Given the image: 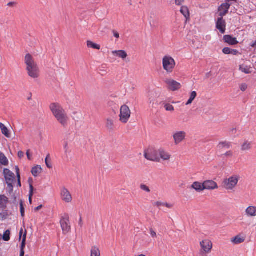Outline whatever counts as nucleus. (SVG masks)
<instances>
[{
	"label": "nucleus",
	"mask_w": 256,
	"mask_h": 256,
	"mask_svg": "<svg viewBox=\"0 0 256 256\" xmlns=\"http://www.w3.org/2000/svg\"><path fill=\"white\" fill-rule=\"evenodd\" d=\"M4 178L6 179V184H8V186L9 188L12 191L13 190V186L12 182L15 179L14 174L13 172L10 171L8 168H4Z\"/></svg>",
	"instance_id": "nucleus-9"
},
{
	"label": "nucleus",
	"mask_w": 256,
	"mask_h": 256,
	"mask_svg": "<svg viewBox=\"0 0 256 256\" xmlns=\"http://www.w3.org/2000/svg\"><path fill=\"white\" fill-rule=\"evenodd\" d=\"M200 244L203 251L206 254L210 252L212 248V244L210 240L208 239L204 240L200 242Z\"/></svg>",
	"instance_id": "nucleus-12"
},
{
	"label": "nucleus",
	"mask_w": 256,
	"mask_h": 256,
	"mask_svg": "<svg viewBox=\"0 0 256 256\" xmlns=\"http://www.w3.org/2000/svg\"><path fill=\"white\" fill-rule=\"evenodd\" d=\"M90 256H101L100 250L98 246H94L92 247Z\"/></svg>",
	"instance_id": "nucleus-26"
},
{
	"label": "nucleus",
	"mask_w": 256,
	"mask_h": 256,
	"mask_svg": "<svg viewBox=\"0 0 256 256\" xmlns=\"http://www.w3.org/2000/svg\"><path fill=\"white\" fill-rule=\"evenodd\" d=\"M106 127L110 132H112L115 128V121L112 118H108L106 120Z\"/></svg>",
	"instance_id": "nucleus-18"
},
{
	"label": "nucleus",
	"mask_w": 256,
	"mask_h": 256,
	"mask_svg": "<svg viewBox=\"0 0 256 256\" xmlns=\"http://www.w3.org/2000/svg\"><path fill=\"white\" fill-rule=\"evenodd\" d=\"M196 96H197V93L196 92L193 91V92H191L190 94V98H189L188 100V102H186V105L188 106V105L190 104L196 98Z\"/></svg>",
	"instance_id": "nucleus-33"
},
{
	"label": "nucleus",
	"mask_w": 256,
	"mask_h": 256,
	"mask_svg": "<svg viewBox=\"0 0 256 256\" xmlns=\"http://www.w3.org/2000/svg\"><path fill=\"white\" fill-rule=\"evenodd\" d=\"M240 178L238 175H234L224 179L222 182L224 188L227 190H234Z\"/></svg>",
	"instance_id": "nucleus-4"
},
{
	"label": "nucleus",
	"mask_w": 256,
	"mask_h": 256,
	"mask_svg": "<svg viewBox=\"0 0 256 256\" xmlns=\"http://www.w3.org/2000/svg\"><path fill=\"white\" fill-rule=\"evenodd\" d=\"M78 224L81 227L82 226V218H80Z\"/></svg>",
	"instance_id": "nucleus-57"
},
{
	"label": "nucleus",
	"mask_w": 256,
	"mask_h": 256,
	"mask_svg": "<svg viewBox=\"0 0 256 256\" xmlns=\"http://www.w3.org/2000/svg\"><path fill=\"white\" fill-rule=\"evenodd\" d=\"M180 12L182 14L184 15V16L186 18V20L190 18V12L188 8L186 6H182L181 7Z\"/></svg>",
	"instance_id": "nucleus-28"
},
{
	"label": "nucleus",
	"mask_w": 256,
	"mask_h": 256,
	"mask_svg": "<svg viewBox=\"0 0 256 256\" xmlns=\"http://www.w3.org/2000/svg\"><path fill=\"white\" fill-rule=\"evenodd\" d=\"M8 203V198L4 195H0V209H6Z\"/></svg>",
	"instance_id": "nucleus-21"
},
{
	"label": "nucleus",
	"mask_w": 256,
	"mask_h": 256,
	"mask_svg": "<svg viewBox=\"0 0 256 256\" xmlns=\"http://www.w3.org/2000/svg\"><path fill=\"white\" fill-rule=\"evenodd\" d=\"M186 137V133L183 130L176 131L173 133L172 138L175 145H178L184 141Z\"/></svg>",
	"instance_id": "nucleus-8"
},
{
	"label": "nucleus",
	"mask_w": 256,
	"mask_h": 256,
	"mask_svg": "<svg viewBox=\"0 0 256 256\" xmlns=\"http://www.w3.org/2000/svg\"><path fill=\"white\" fill-rule=\"evenodd\" d=\"M251 46L252 48H256V40L252 44Z\"/></svg>",
	"instance_id": "nucleus-58"
},
{
	"label": "nucleus",
	"mask_w": 256,
	"mask_h": 256,
	"mask_svg": "<svg viewBox=\"0 0 256 256\" xmlns=\"http://www.w3.org/2000/svg\"><path fill=\"white\" fill-rule=\"evenodd\" d=\"M64 149L65 150V152H68V144H66L64 146Z\"/></svg>",
	"instance_id": "nucleus-56"
},
{
	"label": "nucleus",
	"mask_w": 256,
	"mask_h": 256,
	"mask_svg": "<svg viewBox=\"0 0 256 256\" xmlns=\"http://www.w3.org/2000/svg\"><path fill=\"white\" fill-rule=\"evenodd\" d=\"M26 232V234H27L26 232V230H24L23 228H21L20 230V236H19V239L20 240H21L22 238H23V236L24 234V233Z\"/></svg>",
	"instance_id": "nucleus-44"
},
{
	"label": "nucleus",
	"mask_w": 256,
	"mask_h": 256,
	"mask_svg": "<svg viewBox=\"0 0 256 256\" xmlns=\"http://www.w3.org/2000/svg\"><path fill=\"white\" fill-rule=\"evenodd\" d=\"M18 178V186L20 187L22 186L21 185V182H20V178L19 177H17Z\"/></svg>",
	"instance_id": "nucleus-54"
},
{
	"label": "nucleus",
	"mask_w": 256,
	"mask_h": 256,
	"mask_svg": "<svg viewBox=\"0 0 256 256\" xmlns=\"http://www.w3.org/2000/svg\"><path fill=\"white\" fill-rule=\"evenodd\" d=\"M16 4V3L15 2H10L7 4V6L10 7H12L15 6Z\"/></svg>",
	"instance_id": "nucleus-51"
},
{
	"label": "nucleus",
	"mask_w": 256,
	"mask_h": 256,
	"mask_svg": "<svg viewBox=\"0 0 256 256\" xmlns=\"http://www.w3.org/2000/svg\"><path fill=\"white\" fill-rule=\"evenodd\" d=\"M140 190L146 192L150 193L151 192L150 188L146 184H141L140 186Z\"/></svg>",
	"instance_id": "nucleus-37"
},
{
	"label": "nucleus",
	"mask_w": 256,
	"mask_h": 256,
	"mask_svg": "<svg viewBox=\"0 0 256 256\" xmlns=\"http://www.w3.org/2000/svg\"><path fill=\"white\" fill-rule=\"evenodd\" d=\"M232 146L231 142H227V141H223L219 142L218 148L220 150H222L224 148L228 149Z\"/></svg>",
	"instance_id": "nucleus-25"
},
{
	"label": "nucleus",
	"mask_w": 256,
	"mask_h": 256,
	"mask_svg": "<svg viewBox=\"0 0 256 256\" xmlns=\"http://www.w3.org/2000/svg\"><path fill=\"white\" fill-rule=\"evenodd\" d=\"M30 190L28 200H29L30 203L31 204L32 203V197L33 196V192L34 190V188L32 184H30Z\"/></svg>",
	"instance_id": "nucleus-36"
},
{
	"label": "nucleus",
	"mask_w": 256,
	"mask_h": 256,
	"mask_svg": "<svg viewBox=\"0 0 256 256\" xmlns=\"http://www.w3.org/2000/svg\"><path fill=\"white\" fill-rule=\"evenodd\" d=\"M240 70L246 74L252 73V68L249 66H244V64L240 66Z\"/></svg>",
	"instance_id": "nucleus-30"
},
{
	"label": "nucleus",
	"mask_w": 256,
	"mask_h": 256,
	"mask_svg": "<svg viewBox=\"0 0 256 256\" xmlns=\"http://www.w3.org/2000/svg\"><path fill=\"white\" fill-rule=\"evenodd\" d=\"M10 239V231L6 230L3 235V240L4 241H8Z\"/></svg>",
	"instance_id": "nucleus-39"
},
{
	"label": "nucleus",
	"mask_w": 256,
	"mask_h": 256,
	"mask_svg": "<svg viewBox=\"0 0 256 256\" xmlns=\"http://www.w3.org/2000/svg\"><path fill=\"white\" fill-rule=\"evenodd\" d=\"M184 2V0H175V4L176 6H181Z\"/></svg>",
	"instance_id": "nucleus-46"
},
{
	"label": "nucleus",
	"mask_w": 256,
	"mask_h": 256,
	"mask_svg": "<svg viewBox=\"0 0 256 256\" xmlns=\"http://www.w3.org/2000/svg\"><path fill=\"white\" fill-rule=\"evenodd\" d=\"M216 28L222 34H224L226 30V22L223 17L218 18L216 22Z\"/></svg>",
	"instance_id": "nucleus-13"
},
{
	"label": "nucleus",
	"mask_w": 256,
	"mask_h": 256,
	"mask_svg": "<svg viewBox=\"0 0 256 256\" xmlns=\"http://www.w3.org/2000/svg\"><path fill=\"white\" fill-rule=\"evenodd\" d=\"M144 158L150 161L155 162H160V158L158 156V151L157 152L153 148H148L144 152Z\"/></svg>",
	"instance_id": "nucleus-6"
},
{
	"label": "nucleus",
	"mask_w": 256,
	"mask_h": 256,
	"mask_svg": "<svg viewBox=\"0 0 256 256\" xmlns=\"http://www.w3.org/2000/svg\"><path fill=\"white\" fill-rule=\"evenodd\" d=\"M112 53L114 56L120 58L122 60L125 59L128 56L127 53L124 50H114L112 51Z\"/></svg>",
	"instance_id": "nucleus-23"
},
{
	"label": "nucleus",
	"mask_w": 256,
	"mask_h": 256,
	"mask_svg": "<svg viewBox=\"0 0 256 256\" xmlns=\"http://www.w3.org/2000/svg\"><path fill=\"white\" fill-rule=\"evenodd\" d=\"M86 43H87V46L88 48H90L98 50H100V45L96 44H94L90 40L87 41Z\"/></svg>",
	"instance_id": "nucleus-34"
},
{
	"label": "nucleus",
	"mask_w": 256,
	"mask_h": 256,
	"mask_svg": "<svg viewBox=\"0 0 256 256\" xmlns=\"http://www.w3.org/2000/svg\"><path fill=\"white\" fill-rule=\"evenodd\" d=\"M226 156L232 157L233 156V152L231 150L228 151L224 154Z\"/></svg>",
	"instance_id": "nucleus-47"
},
{
	"label": "nucleus",
	"mask_w": 256,
	"mask_h": 256,
	"mask_svg": "<svg viewBox=\"0 0 256 256\" xmlns=\"http://www.w3.org/2000/svg\"><path fill=\"white\" fill-rule=\"evenodd\" d=\"M158 156L160 160L163 161L169 162L172 158V154L168 151L162 148L158 150Z\"/></svg>",
	"instance_id": "nucleus-14"
},
{
	"label": "nucleus",
	"mask_w": 256,
	"mask_h": 256,
	"mask_svg": "<svg viewBox=\"0 0 256 256\" xmlns=\"http://www.w3.org/2000/svg\"><path fill=\"white\" fill-rule=\"evenodd\" d=\"M252 142L246 140L242 145L241 150L242 151L248 150L252 148Z\"/></svg>",
	"instance_id": "nucleus-29"
},
{
	"label": "nucleus",
	"mask_w": 256,
	"mask_h": 256,
	"mask_svg": "<svg viewBox=\"0 0 256 256\" xmlns=\"http://www.w3.org/2000/svg\"><path fill=\"white\" fill-rule=\"evenodd\" d=\"M0 164L4 166H6L8 164L7 158L2 152H0Z\"/></svg>",
	"instance_id": "nucleus-35"
},
{
	"label": "nucleus",
	"mask_w": 256,
	"mask_h": 256,
	"mask_svg": "<svg viewBox=\"0 0 256 256\" xmlns=\"http://www.w3.org/2000/svg\"><path fill=\"white\" fill-rule=\"evenodd\" d=\"M42 168L40 166H37L32 168V174L36 177L38 176L39 174L42 172Z\"/></svg>",
	"instance_id": "nucleus-32"
},
{
	"label": "nucleus",
	"mask_w": 256,
	"mask_h": 256,
	"mask_svg": "<svg viewBox=\"0 0 256 256\" xmlns=\"http://www.w3.org/2000/svg\"><path fill=\"white\" fill-rule=\"evenodd\" d=\"M18 155L19 158H22L24 156V154L22 151H19L18 152Z\"/></svg>",
	"instance_id": "nucleus-48"
},
{
	"label": "nucleus",
	"mask_w": 256,
	"mask_h": 256,
	"mask_svg": "<svg viewBox=\"0 0 256 256\" xmlns=\"http://www.w3.org/2000/svg\"><path fill=\"white\" fill-rule=\"evenodd\" d=\"M232 49L229 48H224L222 49V52L225 54H230Z\"/></svg>",
	"instance_id": "nucleus-41"
},
{
	"label": "nucleus",
	"mask_w": 256,
	"mask_h": 256,
	"mask_svg": "<svg viewBox=\"0 0 256 256\" xmlns=\"http://www.w3.org/2000/svg\"><path fill=\"white\" fill-rule=\"evenodd\" d=\"M26 156H27V157H28V158L29 160H30L32 159V156H31V155L30 154V150H28L27 151H26Z\"/></svg>",
	"instance_id": "nucleus-52"
},
{
	"label": "nucleus",
	"mask_w": 256,
	"mask_h": 256,
	"mask_svg": "<svg viewBox=\"0 0 256 256\" xmlns=\"http://www.w3.org/2000/svg\"><path fill=\"white\" fill-rule=\"evenodd\" d=\"M50 108L57 121L62 126H66L69 118L66 112L61 105L58 103H52L50 106Z\"/></svg>",
	"instance_id": "nucleus-1"
},
{
	"label": "nucleus",
	"mask_w": 256,
	"mask_h": 256,
	"mask_svg": "<svg viewBox=\"0 0 256 256\" xmlns=\"http://www.w3.org/2000/svg\"><path fill=\"white\" fill-rule=\"evenodd\" d=\"M42 207V205H40L34 208L35 211H38L40 210Z\"/></svg>",
	"instance_id": "nucleus-55"
},
{
	"label": "nucleus",
	"mask_w": 256,
	"mask_h": 256,
	"mask_svg": "<svg viewBox=\"0 0 256 256\" xmlns=\"http://www.w3.org/2000/svg\"><path fill=\"white\" fill-rule=\"evenodd\" d=\"M2 213H0V216H2Z\"/></svg>",
	"instance_id": "nucleus-60"
},
{
	"label": "nucleus",
	"mask_w": 256,
	"mask_h": 256,
	"mask_svg": "<svg viewBox=\"0 0 256 256\" xmlns=\"http://www.w3.org/2000/svg\"><path fill=\"white\" fill-rule=\"evenodd\" d=\"M224 42L230 45H236L238 44V41L236 38H233L230 35H226L224 36Z\"/></svg>",
	"instance_id": "nucleus-20"
},
{
	"label": "nucleus",
	"mask_w": 256,
	"mask_h": 256,
	"mask_svg": "<svg viewBox=\"0 0 256 256\" xmlns=\"http://www.w3.org/2000/svg\"><path fill=\"white\" fill-rule=\"evenodd\" d=\"M191 188L198 192H202L204 190V182L202 183L198 182H195L192 184Z\"/></svg>",
	"instance_id": "nucleus-22"
},
{
	"label": "nucleus",
	"mask_w": 256,
	"mask_h": 256,
	"mask_svg": "<svg viewBox=\"0 0 256 256\" xmlns=\"http://www.w3.org/2000/svg\"><path fill=\"white\" fill-rule=\"evenodd\" d=\"M0 128L2 130V134L4 135L6 138H10V134L9 132L8 128L2 122H0Z\"/></svg>",
	"instance_id": "nucleus-27"
},
{
	"label": "nucleus",
	"mask_w": 256,
	"mask_h": 256,
	"mask_svg": "<svg viewBox=\"0 0 256 256\" xmlns=\"http://www.w3.org/2000/svg\"><path fill=\"white\" fill-rule=\"evenodd\" d=\"M204 190H214L218 188L216 182L212 180H208L204 182Z\"/></svg>",
	"instance_id": "nucleus-16"
},
{
	"label": "nucleus",
	"mask_w": 256,
	"mask_h": 256,
	"mask_svg": "<svg viewBox=\"0 0 256 256\" xmlns=\"http://www.w3.org/2000/svg\"><path fill=\"white\" fill-rule=\"evenodd\" d=\"M26 232L24 233L23 238H22V244L20 246V256H24V248L26 246Z\"/></svg>",
	"instance_id": "nucleus-31"
},
{
	"label": "nucleus",
	"mask_w": 256,
	"mask_h": 256,
	"mask_svg": "<svg viewBox=\"0 0 256 256\" xmlns=\"http://www.w3.org/2000/svg\"><path fill=\"white\" fill-rule=\"evenodd\" d=\"M24 63L28 76L34 79L38 78L40 76V70L34 57L30 54H26L24 57Z\"/></svg>",
	"instance_id": "nucleus-2"
},
{
	"label": "nucleus",
	"mask_w": 256,
	"mask_h": 256,
	"mask_svg": "<svg viewBox=\"0 0 256 256\" xmlns=\"http://www.w3.org/2000/svg\"><path fill=\"white\" fill-rule=\"evenodd\" d=\"M60 224L64 234H66L70 232L71 227L70 224L69 217L68 215L63 217L60 220Z\"/></svg>",
	"instance_id": "nucleus-10"
},
{
	"label": "nucleus",
	"mask_w": 256,
	"mask_h": 256,
	"mask_svg": "<svg viewBox=\"0 0 256 256\" xmlns=\"http://www.w3.org/2000/svg\"><path fill=\"white\" fill-rule=\"evenodd\" d=\"M154 206L160 209L161 207L166 206L168 208H172L173 207V204L167 202H163L160 201H158L154 202Z\"/></svg>",
	"instance_id": "nucleus-24"
},
{
	"label": "nucleus",
	"mask_w": 256,
	"mask_h": 256,
	"mask_svg": "<svg viewBox=\"0 0 256 256\" xmlns=\"http://www.w3.org/2000/svg\"><path fill=\"white\" fill-rule=\"evenodd\" d=\"M246 215L248 217L254 218L256 216V206H250L245 210Z\"/></svg>",
	"instance_id": "nucleus-17"
},
{
	"label": "nucleus",
	"mask_w": 256,
	"mask_h": 256,
	"mask_svg": "<svg viewBox=\"0 0 256 256\" xmlns=\"http://www.w3.org/2000/svg\"><path fill=\"white\" fill-rule=\"evenodd\" d=\"M164 108L166 111L173 112L174 110V106L170 104H165Z\"/></svg>",
	"instance_id": "nucleus-38"
},
{
	"label": "nucleus",
	"mask_w": 256,
	"mask_h": 256,
	"mask_svg": "<svg viewBox=\"0 0 256 256\" xmlns=\"http://www.w3.org/2000/svg\"><path fill=\"white\" fill-rule=\"evenodd\" d=\"M150 234L152 238H156L157 236L156 232L152 228L150 229Z\"/></svg>",
	"instance_id": "nucleus-45"
},
{
	"label": "nucleus",
	"mask_w": 256,
	"mask_h": 256,
	"mask_svg": "<svg viewBox=\"0 0 256 256\" xmlns=\"http://www.w3.org/2000/svg\"><path fill=\"white\" fill-rule=\"evenodd\" d=\"M20 211L21 216L22 217H24V208L23 205V202L22 201H20Z\"/></svg>",
	"instance_id": "nucleus-40"
},
{
	"label": "nucleus",
	"mask_w": 256,
	"mask_h": 256,
	"mask_svg": "<svg viewBox=\"0 0 256 256\" xmlns=\"http://www.w3.org/2000/svg\"><path fill=\"white\" fill-rule=\"evenodd\" d=\"M60 198L62 201L66 203L72 202V198L69 190L65 187L62 188L60 190Z\"/></svg>",
	"instance_id": "nucleus-11"
},
{
	"label": "nucleus",
	"mask_w": 256,
	"mask_h": 256,
	"mask_svg": "<svg viewBox=\"0 0 256 256\" xmlns=\"http://www.w3.org/2000/svg\"><path fill=\"white\" fill-rule=\"evenodd\" d=\"M138 256H146L144 255V254H142L138 255Z\"/></svg>",
	"instance_id": "nucleus-59"
},
{
	"label": "nucleus",
	"mask_w": 256,
	"mask_h": 256,
	"mask_svg": "<svg viewBox=\"0 0 256 256\" xmlns=\"http://www.w3.org/2000/svg\"><path fill=\"white\" fill-rule=\"evenodd\" d=\"M167 89L169 90L174 92L179 90L182 88V84L172 78H166L164 80Z\"/></svg>",
	"instance_id": "nucleus-7"
},
{
	"label": "nucleus",
	"mask_w": 256,
	"mask_h": 256,
	"mask_svg": "<svg viewBox=\"0 0 256 256\" xmlns=\"http://www.w3.org/2000/svg\"><path fill=\"white\" fill-rule=\"evenodd\" d=\"M112 33L114 34V36L115 38H120V34L117 31L113 30Z\"/></svg>",
	"instance_id": "nucleus-50"
},
{
	"label": "nucleus",
	"mask_w": 256,
	"mask_h": 256,
	"mask_svg": "<svg viewBox=\"0 0 256 256\" xmlns=\"http://www.w3.org/2000/svg\"><path fill=\"white\" fill-rule=\"evenodd\" d=\"M162 68L166 74L172 73L176 66V62L173 58L169 55L164 56L162 59Z\"/></svg>",
	"instance_id": "nucleus-3"
},
{
	"label": "nucleus",
	"mask_w": 256,
	"mask_h": 256,
	"mask_svg": "<svg viewBox=\"0 0 256 256\" xmlns=\"http://www.w3.org/2000/svg\"><path fill=\"white\" fill-rule=\"evenodd\" d=\"M130 116L131 111L129 107L126 104L122 105L120 108V121L122 124H126L129 120Z\"/></svg>",
	"instance_id": "nucleus-5"
},
{
	"label": "nucleus",
	"mask_w": 256,
	"mask_h": 256,
	"mask_svg": "<svg viewBox=\"0 0 256 256\" xmlns=\"http://www.w3.org/2000/svg\"><path fill=\"white\" fill-rule=\"evenodd\" d=\"M238 54V50L232 49L230 54L236 56V55H237Z\"/></svg>",
	"instance_id": "nucleus-49"
},
{
	"label": "nucleus",
	"mask_w": 256,
	"mask_h": 256,
	"mask_svg": "<svg viewBox=\"0 0 256 256\" xmlns=\"http://www.w3.org/2000/svg\"><path fill=\"white\" fill-rule=\"evenodd\" d=\"M230 6V4L228 2L222 4L218 8L219 16L222 17L226 16L228 14Z\"/></svg>",
	"instance_id": "nucleus-15"
},
{
	"label": "nucleus",
	"mask_w": 256,
	"mask_h": 256,
	"mask_svg": "<svg viewBox=\"0 0 256 256\" xmlns=\"http://www.w3.org/2000/svg\"><path fill=\"white\" fill-rule=\"evenodd\" d=\"M240 88L242 91L244 92L248 88V85L246 84H242Z\"/></svg>",
	"instance_id": "nucleus-43"
},
{
	"label": "nucleus",
	"mask_w": 256,
	"mask_h": 256,
	"mask_svg": "<svg viewBox=\"0 0 256 256\" xmlns=\"http://www.w3.org/2000/svg\"><path fill=\"white\" fill-rule=\"evenodd\" d=\"M16 172L17 177L20 178V172H19L20 170H19V168H18V166L16 167Z\"/></svg>",
	"instance_id": "nucleus-53"
},
{
	"label": "nucleus",
	"mask_w": 256,
	"mask_h": 256,
	"mask_svg": "<svg viewBox=\"0 0 256 256\" xmlns=\"http://www.w3.org/2000/svg\"><path fill=\"white\" fill-rule=\"evenodd\" d=\"M49 156H50V155L48 154L47 156L46 157V158L45 159V162H46V164L47 167L49 168H52V166L50 162H49L48 160V158Z\"/></svg>",
	"instance_id": "nucleus-42"
},
{
	"label": "nucleus",
	"mask_w": 256,
	"mask_h": 256,
	"mask_svg": "<svg viewBox=\"0 0 256 256\" xmlns=\"http://www.w3.org/2000/svg\"><path fill=\"white\" fill-rule=\"evenodd\" d=\"M246 236L242 234H238L231 239V242L234 244H238L244 242Z\"/></svg>",
	"instance_id": "nucleus-19"
}]
</instances>
